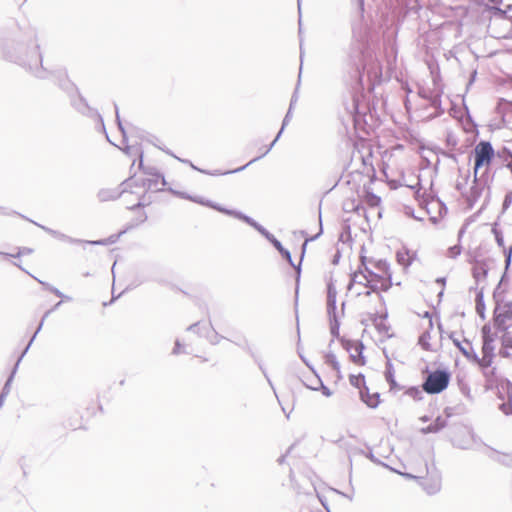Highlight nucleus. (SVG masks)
Listing matches in <instances>:
<instances>
[{"label": "nucleus", "mask_w": 512, "mask_h": 512, "mask_svg": "<svg viewBox=\"0 0 512 512\" xmlns=\"http://www.w3.org/2000/svg\"><path fill=\"white\" fill-rule=\"evenodd\" d=\"M379 268L386 274V276H378L369 271L370 278L363 272H354L351 275L350 282L347 289L350 291L354 285H363L365 288H369L366 292L357 291V295L365 294L369 296L371 292H377L378 290L387 291L391 287V275L388 273V266L385 262H380Z\"/></svg>", "instance_id": "f257e3e1"}, {"label": "nucleus", "mask_w": 512, "mask_h": 512, "mask_svg": "<svg viewBox=\"0 0 512 512\" xmlns=\"http://www.w3.org/2000/svg\"><path fill=\"white\" fill-rule=\"evenodd\" d=\"M175 194H177L179 197L183 198V199H188L190 201H193L195 203H198V204H201L203 206H207V207H210V208H213L221 213H224L226 215H229V216H233L239 220H242L244 221L245 223H247L248 225L252 226L254 229H256L258 232H260V230L262 228H264L262 225H260L259 223H257L254 219H252L251 217L243 214L242 212H239V211H236V210H231V209H226L212 201H209V200H204L203 198L201 197H193V196H190L186 193H183V192H176Z\"/></svg>", "instance_id": "f03ea898"}, {"label": "nucleus", "mask_w": 512, "mask_h": 512, "mask_svg": "<svg viewBox=\"0 0 512 512\" xmlns=\"http://www.w3.org/2000/svg\"><path fill=\"white\" fill-rule=\"evenodd\" d=\"M297 98L296 96L294 95L291 99V102H290V107H289V110L287 112V114L285 115L284 119H283V123H282V127L279 131V133L277 134L276 138L272 141V143L268 146V148L264 151V153L261 155V156H257L255 158H253L252 160H250L246 165L242 166V167H239L237 169H234V170H231V171H226V172H222V171H215V172H207L205 170H202V169H199L197 168L196 166H194L192 163H190L191 167L195 170H198L200 171L201 173H205V174H209V175H226V174H230V173H237V172H240V171H243L247 166H249L250 164L258 161L259 159H261L262 157H264L265 155H267L270 150L273 148V146L275 145V143L277 142V140L279 139V137L281 136L285 126L288 124L289 120H290V117H291V110H292V107L294 105V103L296 102Z\"/></svg>", "instance_id": "7ed1b4c3"}, {"label": "nucleus", "mask_w": 512, "mask_h": 512, "mask_svg": "<svg viewBox=\"0 0 512 512\" xmlns=\"http://www.w3.org/2000/svg\"><path fill=\"white\" fill-rule=\"evenodd\" d=\"M450 381V374L445 370H436L430 373L423 385V390L428 394H438L445 390Z\"/></svg>", "instance_id": "20e7f679"}, {"label": "nucleus", "mask_w": 512, "mask_h": 512, "mask_svg": "<svg viewBox=\"0 0 512 512\" xmlns=\"http://www.w3.org/2000/svg\"><path fill=\"white\" fill-rule=\"evenodd\" d=\"M475 161H474V169L475 173L477 170L482 167L483 165H488L493 156H494V149L490 142L488 141H480L475 149Z\"/></svg>", "instance_id": "39448f33"}, {"label": "nucleus", "mask_w": 512, "mask_h": 512, "mask_svg": "<svg viewBox=\"0 0 512 512\" xmlns=\"http://www.w3.org/2000/svg\"><path fill=\"white\" fill-rule=\"evenodd\" d=\"M454 345L461 351V353L469 360L478 361V356L475 353L472 344L467 339L460 341L452 338Z\"/></svg>", "instance_id": "423d86ee"}, {"label": "nucleus", "mask_w": 512, "mask_h": 512, "mask_svg": "<svg viewBox=\"0 0 512 512\" xmlns=\"http://www.w3.org/2000/svg\"><path fill=\"white\" fill-rule=\"evenodd\" d=\"M337 290L332 282L327 287V312L330 318L335 319Z\"/></svg>", "instance_id": "0eeeda50"}, {"label": "nucleus", "mask_w": 512, "mask_h": 512, "mask_svg": "<svg viewBox=\"0 0 512 512\" xmlns=\"http://www.w3.org/2000/svg\"><path fill=\"white\" fill-rule=\"evenodd\" d=\"M33 224L37 225L38 227H40L41 229H43L45 232L49 233L51 236L61 240V241H65V242H69V243H81L82 241L79 240V239H74L70 236H67L61 232H58L56 230H53L51 228H48L46 226H43V225H40L32 220H30Z\"/></svg>", "instance_id": "6e6552de"}, {"label": "nucleus", "mask_w": 512, "mask_h": 512, "mask_svg": "<svg viewBox=\"0 0 512 512\" xmlns=\"http://www.w3.org/2000/svg\"><path fill=\"white\" fill-rule=\"evenodd\" d=\"M364 346L362 343H355L350 348V357L355 364L363 365L365 363L364 357L362 356Z\"/></svg>", "instance_id": "1a4fd4ad"}, {"label": "nucleus", "mask_w": 512, "mask_h": 512, "mask_svg": "<svg viewBox=\"0 0 512 512\" xmlns=\"http://www.w3.org/2000/svg\"><path fill=\"white\" fill-rule=\"evenodd\" d=\"M446 425H447L446 419L439 416L435 419V421L433 423H431L430 425H428L425 428H422L421 433H423V434L436 433V432L440 431L441 429H443Z\"/></svg>", "instance_id": "9d476101"}, {"label": "nucleus", "mask_w": 512, "mask_h": 512, "mask_svg": "<svg viewBox=\"0 0 512 512\" xmlns=\"http://www.w3.org/2000/svg\"><path fill=\"white\" fill-rule=\"evenodd\" d=\"M29 349V345H27V347L25 348V350L23 351L22 355L20 356V358L18 359V362L16 363V366L12 372V374L10 375V377L8 378V380L6 381L4 387H3V390L0 394V401H1V406L3 405L4 403V400L6 398V396L9 394L10 392V384L12 382V379L14 377V374H15V371H16V368L19 364V362L21 361V359L23 358L24 354L27 352V350Z\"/></svg>", "instance_id": "9b49d317"}, {"label": "nucleus", "mask_w": 512, "mask_h": 512, "mask_svg": "<svg viewBox=\"0 0 512 512\" xmlns=\"http://www.w3.org/2000/svg\"><path fill=\"white\" fill-rule=\"evenodd\" d=\"M361 399L371 408H376L379 404V394H369L368 391H360Z\"/></svg>", "instance_id": "f8f14e48"}, {"label": "nucleus", "mask_w": 512, "mask_h": 512, "mask_svg": "<svg viewBox=\"0 0 512 512\" xmlns=\"http://www.w3.org/2000/svg\"><path fill=\"white\" fill-rule=\"evenodd\" d=\"M270 243L279 251V253L289 261L291 265H293L292 258L290 252L285 249L281 242L277 240L275 237L270 241Z\"/></svg>", "instance_id": "ddd939ff"}, {"label": "nucleus", "mask_w": 512, "mask_h": 512, "mask_svg": "<svg viewBox=\"0 0 512 512\" xmlns=\"http://www.w3.org/2000/svg\"><path fill=\"white\" fill-rule=\"evenodd\" d=\"M118 196H119L118 193L111 191V190H107V189H103L98 192V198L101 201H109L112 199H116Z\"/></svg>", "instance_id": "4468645a"}, {"label": "nucleus", "mask_w": 512, "mask_h": 512, "mask_svg": "<svg viewBox=\"0 0 512 512\" xmlns=\"http://www.w3.org/2000/svg\"><path fill=\"white\" fill-rule=\"evenodd\" d=\"M325 362L328 365H330L335 371L338 372L340 370V364L333 353H328L325 355Z\"/></svg>", "instance_id": "2eb2a0df"}, {"label": "nucleus", "mask_w": 512, "mask_h": 512, "mask_svg": "<svg viewBox=\"0 0 512 512\" xmlns=\"http://www.w3.org/2000/svg\"><path fill=\"white\" fill-rule=\"evenodd\" d=\"M61 303H62L61 301H60V302H58V303H56V304H55V306H54L52 309L48 310V311L44 314V316H43V318H42V320H41V322H40V324H39V326H38V328H37L36 332L34 333L33 337L31 338V340H30V342H29V344H28L29 346L31 345V343H32V342H33V340L35 339V337H36L37 333L41 330L44 320L49 316V314H50L52 311H54V310L58 309V308H59V306L61 305Z\"/></svg>", "instance_id": "dca6fc26"}, {"label": "nucleus", "mask_w": 512, "mask_h": 512, "mask_svg": "<svg viewBox=\"0 0 512 512\" xmlns=\"http://www.w3.org/2000/svg\"><path fill=\"white\" fill-rule=\"evenodd\" d=\"M39 282H40V283H41V284H42V285H43L47 290L51 291V292H52V293H54L56 296L61 297V298L65 299V300H67V301H70V300H71V298H70V297H68V296L64 295V294H63L59 289H57V288H55V287L51 286L50 284L45 283V282H43V281H39Z\"/></svg>", "instance_id": "f3484780"}, {"label": "nucleus", "mask_w": 512, "mask_h": 512, "mask_svg": "<svg viewBox=\"0 0 512 512\" xmlns=\"http://www.w3.org/2000/svg\"><path fill=\"white\" fill-rule=\"evenodd\" d=\"M429 340H430V333L429 332H424L419 337V344L422 346L423 349L430 350Z\"/></svg>", "instance_id": "a211bd4d"}, {"label": "nucleus", "mask_w": 512, "mask_h": 512, "mask_svg": "<svg viewBox=\"0 0 512 512\" xmlns=\"http://www.w3.org/2000/svg\"><path fill=\"white\" fill-rule=\"evenodd\" d=\"M494 459L504 465L510 466L512 465V455L508 454H498Z\"/></svg>", "instance_id": "6ab92c4d"}, {"label": "nucleus", "mask_w": 512, "mask_h": 512, "mask_svg": "<svg viewBox=\"0 0 512 512\" xmlns=\"http://www.w3.org/2000/svg\"><path fill=\"white\" fill-rule=\"evenodd\" d=\"M385 378H386L387 382L390 384L391 389H394L397 387V383L394 379V373L390 367H388L385 372Z\"/></svg>", "instance_id": "aec40b11"}, {"label": "nucleus", "mask_w": 512, "mask_h": 512, "mask_svg": "<svg viewBox=\"0 0 512 512\" xmlns=\"http://www.w3.org/2000/svg\"><path fill=\"white\" fill-rule=\"evenodd\" d=\"M493 347L491 345V341L488 340L487 338H484V343H483V347H482V352H483V355H487V356H493Z\"/></svg>", "instance_id": "412c9836"}, {"label": "nucleus", "mask_w": 512, "mask_h": 512, "mask_svg": "<svg viewBox=\"0 0 512 512\" xmlns=\"http://www.w3.org/2000/svg\"><path fill=\"white\" fill-rule=\"evenodd\" d=\"M462 248L460 245H454L448 249L447 256L449 258H456L461 254Z\"/></svg>", "instance_id": "4be33fe9"}, {"label": "nucleus", "mask_w": 512, "mask_h": 512, "mask_svg": "<svg viewBox=\"0 0 512 512\" xmlns=\"http://www.w3.org/2000/svg\"><path fill=\"white\" fill-rule=\"evenodd\" d=\"M441 488V484H440V481L437 479L433 482L432 485H429L425 487V490L429 493V494H435L437 493Z\"/></svg>", "instance_id": "5701e85b"}, {"label": "nucleus", "mask_w": 512, "mask_h": 512, "mask_svg": "<svg viewBox=\"0 0 512 512\" xmlns=\"http://www.w3.org/2000/svg\"><path fill=\"white\" fill-rule=\"evenodd\" d=\"M397 260H398V262L400 264H402L404 266H408L411 263L407 253L398 252L397 253Z\"/></svg>", "instance_id": "b1692460"}, {"label": "nucleus", "mask_w": 512, "mask_h": 512, "mask_svg": "<svg viewBox=\"0 0 512 512\" xmlns=\"http://www.w3.org/2000/svg\"><path fill=\"white\" fill-rule=\"evenodd\" d=\"M480 366L486 368V367H489L492 363V357L491 356H487V355H483V357L480 359L478 357V361H476Z\"/></svg>", "instance_id": "393cba45"}, {"label": "nucleus", "mask_w": 512, "mask_h": 512, "mask_svg": "<svg viewBox=\"0 0 512 512\" xmlns=\"http://www.w3.org/2000/svg\"><path fill=\"white\" fill-rule=\"evenodd\" d=\"M114 242H115V239H113V237H111L108 239L97 240V241H85L84 243L92 244V245H107V244L114 243Z\"/></svg>", "instance_id": "a878e982"}, {"label": "nucleus", "mask_w": 512, "mask_h": 512, "mask_svg": "<svg viewBox=\"0 0 512 512\" xmlns=\"http://www.w3.org/2000/svg\"><path fill=\"white\" fill-rule=\"evenodd\" d=\"M361 382H364V377L362 375L350 377V383L353 386L359 387Z\"/></svg>", "instance_id": "bb28decb"}, {"label": "nucleus", "mask_w": 512, "mask_h": 512, "mask_svg": "<svg viewBox=\"0 0 512 512\" xmlns=\"http://www.w3.org/2000/svg\"><path fill=\"white\" fill-rule=\"evenodd\" d=\"M498 12L512 20V4L507 6V10L498 9Z\"/></svg>", "instance_id": "cd10ccee"}, {"label": "nucleus", "mask_w": 512, "mask_h": 512, "mask_svg": "<svg viewBox=\"0 0 512 512\" xmlns=\"http://www.w3.org/2000/svg\"><path fill=\"white\" fill-rule=\"evenodd\" d=\"M182 352H183V350H182V344H181V342H180L179 340H176V341H175V347H174V349L172 350V354H174V355H178V354H180V353H182Z\"/></svg>", "instance_id": "c85d7f7f"}, {"label": "nucleus", "mask_w": 512, "mask_h": 512, "mask_svg": "<svg viewBox=\"0 0 512 512\" xmlns=\"http://www.w3.org/2000/svg\"><path fill=\"white\" fill-rule=\"evenodd\" d=\"M115 112H116V120H117V123H118V127H119L120 131L122 132L123 137L125 138V131H124V128H123L122 123L120 121L117 105H115Z\"/></svg>", "instance_id": "c756f323"}, {"label": "nucleus", "mask_w": 512, "mask_h": 512, "mask_svg": "<svg viewBox=\"0 0 512 512\" xmlns=\"http://www.w3.org/2000/svg\"><path fill=\"white\" fill-rule=\"evenodd\" d=\"M31 252H32V249H30V248H22V249H20V250L17 252V254H10L9 256H10V257H19V256H21V255H23V254H29V253H31Z\"/></svg>", "instance_id": "7c9ffc66"}, {"label": "nucleus", "mask_w": 512, "mask_h": 512, "mask_svg": "<svg viewBox=\"0 0 512 512\" xmlns=\"http://www.w3.org/2000/svg\"><path fill=\"white\" fill-rule=\"evenodd\" d=\"M502 345L505 346V348H512V337H510V336L503 337Z\"/></svg>", "instance_id": "2f4dec72"}, {"label": "nucleus", "mask_w": 512, "mask_h": 512, "mask_svg": "<svg viewBox=\"0 0 512 512\" xmlns=\"http://www.w3.org/2000/svg\"><path fill=\"white\" fill-rule=\"evenodd\" d=\"M259 233L262 234L269 242L274 238V235L265 228H262Z\"/></svg>", "instance_id": "473e14b6"}, {"label": "nucleus", "mask_w": 512, "mask_h": 512, "mask_svg": "<svg viewBox=\"0 0 512 512\" xmlns=\"http://www.w3.org/2000/svg\"><path fill=\"white\" fill-rule=\"evenodd\" d=\"M147 220V215L146 213H141L140 216L136 219V223L135 225H138V224H141V223H144L145 221Z\"/></svg>", "instance_id": "72a5a7b5"}, {"label": "nucleus", "mask_w": 512, "mask_h": 512, "mask_svg": "<svg viewBox=\"0 0 512 512\" xmlns=\"http://www.w3.org/2000/svg\"><path fill=\"white\" fill-rule=\"evenodd\" d=\"M187 330L191 331V332H194V333H199V330H200L199 323H194V324L190 325L187 328Z\"/></svg>", "instance_id": "f704fd0d"}, {"label": "nucleus", "mask_w": 512, "mask_h": 512, "mask_svg": "<svg viewBox=\"0 0 512 512\" xmlns=\"http://www.w3.org/2000/svg\"><path fill=\"white\" fill-rule=\"evenodd\" d=\"M320 384H321V390H322L323 395H325L326 397L331 396L332 395L331 390L328 387L324 386L323 383L320 382Z\"/></svg>", "instance_id": "c9c22d12"}, {"label": "nucleus", "mask_w": 512, "mask_h": 512, "mask_svg": "<svg viewBox=\"0 0 512 512\" xmlns=\"http://www.w3.org/2000/svg\"><path fill=\"white\" fill-rule=\"evenodd\" d=\"M421 392L418 388H410L408 391H407V394H409L410 396L412 397H416L417 395H419Z\"/></svg>", "instance_id": "e433bc0d"}, {"label": "nucleus", "mask_w": 512, "mask_h": 512, "mask_svg": "<svg viewBox=\"0 0 512 512\" xmlns=\"http://www.w3.org/2000/svg\"><path fill=\"white\" fill-rule=\"evenodd\" d=\"M511 199H512V194H507L504 199V203H503L504 208H507L510 205Z\"/></svg>", "instance_id": "4c0bfd02"}, {"label": "nucleus", "mask_w": 512, "mask_h": 512, "mask_svg": "<svg viewBox=\"0 0 512 512\" xmlns=\"http://www.w3.org/2000/svg\"><path fill=\"white\" fill-rule=\"evenodd\" d=\"M499 354L502 357H508L509 356L508 348H505V346L502 345V348L499 350Z\"/></svg>", "instance_id": "58836bf2"}, {"label": "nucleus", "mask_w": 512, "mask_h": 512, "mask_svg": "<svg viewBox=\"0 0 512 512\" xmlns=\"http://www.w3.org/2000/svg\"><path fill=\"white\" fill-rule=\"evenodd\" d=\"M471 196L474 197V199L479 197V191L477 187H471Z\"/></svg>", "instance_id": "ea45409f"}, {"label": "nucleus", "mask_w": 512, "mask_h": 512, "mask_svg": "<svg viewBox=\"0 0 512 512\" xmlns=\"http://www.w3.org/2000/svg\"><path fill=\"white\" fill-rule=\"evenodd\" d=\"M331 333L333 335H337V333H338V324L337 323L331 325Z\"/></svg>", "instance_id": "a19ab883"}, {"label": "nucleus", "mask_w": 512, "mask_h": 512, "mask_svg": "<svg viewBox=\"0 0 512 512\" xmlns=\"http://www.w3.org/2000/svg\"><path fill=\"white\" fill-rule=\"evenodd\" d=\"M132 147L130 146H127L126 148L123 149V151L127 154V155H132Z\"/></svg>", "instance_id": "79ce46f5"}, {"label": "nucleus", "mask_w": 512, "mask_h": 512, "mask_svg": "<svg viewBox=\"0 0 512 512\" xmlns=\"http://www.w3.org/2000/svg\"><path fill=\"white\" fill-rule=\"evenodd\" d=\"M506 265L508 266L511 262V251L506 255L505 259Z\"/></svg>", "instance_id": "37998d69"}, {"label": "nucleus", "mask_w": 512, "mask_h": 512, "mask_svg": "<svg viewBox=\"0 0 512 512\" xmlns=\"http://www.w3.org/2000/svg\"><path fill=\"white\" fill-rule=\"evenodd\" d=\"M210 342L212 344L218 343V336H217V334H215L212 338H210Z\"/></svg>", "instance_id": "c03bdc74"}, {"label": "nucleus", "mask_w": 512, "mask_h": 512, "mask_svg": "<svg viewBox=\"0 0 512 512\" xmlns=\"http://www.w3.org/2000/svg\"><path fill=\"white\" fill-rule=\"evenodd\" d=\"M260 369L262 370V372H263L264 376L267 378V380H268L269 384L272 386V383H271V381L269 380V378H268V376H267V374H266V371L263 369V367H262V366H260Z\"/></svg>", "instance_id": "a18cd8bd"}, {"label": "nucleus", "mask_w": 512, "mask_h": 512, "mask_svg": "<svg viewBox=\"0 0 512 512\" xmlns=\"http://www.w3.org/2000/svg\"><path fill=\"white\" fill-rule=\"evenodd\" d=\"M509 157L511 158V161L507 164V167L511 170L512 172V154L509 153Z\"/></svg>", "instance_id": "49530a36"}, {"label": "nucleus", "mask_w": 512, "mask_h": 512, "mask_svg": "<svg viewBox=\"0 0 512 512\" xmlns=\"http://www.w3.org/2000/svg\"><path fill=\"white\" fill-rule=\"evenodd\" d=\"M143 206L142 202L141 201H138L135 205H133L132 207H130L131 209L135 208V207H141Z\"/></svg>", "instance_id": "de8ad7c7"}, {"label": "nucleus", "mask_w": 512, "mask_h": 512, "mask_svg": "<svg viewBox=\"0 0 512 512\" xmlns=\"http://www.w3.org/2000/svg\"><path fill=\"white\" fill-rule=\"evenodd\" d=\"M496 240H497L499 245H501V246L503 245V239L501 237L496 236Z\"/></svg>", "instance_id": "09e8293b"}, {"label": "nucleus", "mask_w": 512, "mask_h": 512, "mask_svg": "<svg viewBox=\"0 0 512 512\" xmlns=\"http://www.w3.org/2000/svg\"><path fill=\"white\" fill-rule=\"evenodd\" d=\"M139 158H140L139 167L141 168L142 167V163H143V160H142L143 154L142 153L139 154Z\"/></svg>", "instance_id": "8fccbe9b"}, {"label": "nucleus", "mask_w": 512, "mask_h": 512, "mask_svg": "<svg viewBox=\"0 0 512 512\" xmlns=\"http://www.w3.org/2000/svg\"><path fill=\"white\" fill-rule=\"evenodd\" d=\"M425 317L429 318V321H430V325H432V321H431V316H430V313L429 312H426Z\"/></svg>", "instance_id": "3c124183"}, {"label": "nucleus", "mask_w": 512, "mask_h": 512, "mask_svg": "<svg viewBox=\"0 0 512 512\" xmlns=\"http://www.w3.org/2000/svg\"><path fill=\"white\" fill-rule=\"evenodd\" d=\"M420 420L423 421V422H426V421L429 420V418L427 416H423V417L420 418Z\"/></svg>", "instance_id": "603ef678"}, {"label": "nucleus", "mask_w": 512, "mask_h": 512, "mask_svg": "<svg viewBox=\"0 0 512 512\" xmlns=\"http://www.w3.org/2000/svg\"><path fill=\"white\" fill-rule=\"evenodd\" d=\"M307 241H308V240H306V241L303 243V251H305V247H306V245H307ZM303 254H304V252H302V255H303Z\"/></svg>", "instance_id": "864d4df0"}, {"label": "nucleus", "mask_w": 512, "mask_h": 512, "mask_svg": "<svg viewBox=\"0 0 512 512\" xmlns=\"http://www.w3.org/2000/svg\"><path fill=\"white\" fill-rule=\"evenodd\" d=\"M283 461H284V456H282V457H280V458L278 459V462H279V463H282Z\"/></svg>", "instance_id": "5fc2aeb1"}, {"label": "nucleus", "mask_w": 512, "mask_h": 512, "mask_svg": "<svg viewBox=\"0 0 512 512\" xmlns=\"http://www.w3.org/2000/svg\"><path fill=\"white\" fill-rule=\"evenodd\" d=\"M463 233H464V230H463V229H461V230L459 231V238L463 235Z\"/></svg>", "instance_id": "6e6d98bb"}, {"label": "nucleus", "mask_w": 512, "mask_h": 512, "mask_svg": "<svg viewBox=\"0 0 512 512\" xmlns=\"http://www.w3.org/2000/svg\"><path fill=\"white\" fill-rule=\"evenodd\" d=\"M36 75H37V77H40V78L44 77V75L42 73H40V72L37 73Z\"/></svg>", "instance_id": "4d7b16f0"}, {"label": "nucleus", "mask_w": 512, "mask_h": 512, "mask_svg": "<svg viewBox=\"0 0 512 512\" xmlns=\"http://www.w3.org/2000/svg\"><path fill=\"white\" fill-rule=\"evenodd\" d=\"M267 148L268 147H266L265 149H260V152H262V153L259 156H261Z\"/></svg>", "instance_id": "13d9d810"}, {"label": "nucleus", "mask_w": 512, "mask_h": 512, "mask_svg": "<svg viewBox=\"0 0 512 512\" xmlns=\"http://www.w3.org/2000/svg\"><path fill=\"white\" fill-rule=\"evenodd\" d=\"M0 255H3V256H9L10 254L0 252Z\"/></svg>", "instance_id": "bf43d9fd"}, {"label": "nucleus", "mask_w": 512, "mask_h": 512, "mask_svg": "<svg viewBox=\"0 0 512 512\" xmlns=\"http://www.w3.org/2000/svg\"><path fill=\"white\" fill-rule=\"evenodd\" d=\"M459 447H461L462 449L468 448V446H465V445H459Z\"/></svg>", "instance_id": "052dcab7"}, {"label": "nucleus", "mask_w": 512, "mask_h": 512, "mask_svg": "<svg viewBox=\"0 0 512 512\" xmlns=\"http://www.w3.org/2000/svg\"><path fill=\"white\" fill-rule=\"evenodd\" d=\"M492 3H498L500 0H490Z\"/></svg>", "instance_id": "680f3d73"}, {"label": "nucleus", "mask_w": 512, "mask_h": 512, "mask_svg": "<svg viewBox=\"0 0 512 512\" xmlns=\"http://www.w3.org/2000/svg\"><path fill=\"white\" fill-rule=\"evenodd\" d=\"M148 182L149 183L147 184V186H148V188H150L151 187V180H148Z\"/></svg>", "instance_id": "e2e57ef3"}, {"label": "nucleus", "mask_w": 512, "mask_h": 512, "mask_svg": "<svg viewBox=\"0 0 512 512\" xmlns=\"http://www.w3.org/2000/svg\"><path fill=\"white\" fill-rule=\"evenodd\" d=\"M177 159L179 160V158H177ZM180 161H181V159H180ZM182 162L188 163L189 161L188 160H182Z\"/></svg>", "instance_id": "0e129e2a"}, {"label": "nucleus", "mask_w": 512, "mask_h": 512, "mask_svg": "<svg viewBox=\"0 0 512 512\" xmlns=\"http://www.w3.org/2000/svg\"><path fill=\"white\" fill-rule=\"evenodd\" d=\"M438 282L442 283V282H444V279H438Z\"/></svg>", "instance_id": "69168bd1"}, {"label": "nucleus", "mask_w": 512, "mask_h": 512, "mask_svg": "<svg viewBox=\"0 0 512 512\" xmlns=\"http://www.w3.org/2000/svg\"><path fill=\"white\" fill-rule=\"evenodd\" d=\"M363 1H364V0H360L361 5L363 4Z\"/></svg>", "instance_id": "338daca9"}]
</instances>
